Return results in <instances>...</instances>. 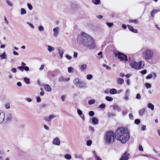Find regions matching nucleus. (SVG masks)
I'll use <instances>...</instances> for the list:
<instances>
[{
    "label": "nucleus",
    "mask_w": 160,
    "mask_h": 160,
    "mask_svg": "<svg viewBox=\"0 0 160 160\" xmlns=\"http://www.w3.org/2000/svg\"><path fill=\"white\" fill-rule=\"evenodd\" d=\"M77 41L80 44H82L85 47L90 49L94 48L95 43L94 39L89 35L84 32L79 35L77 38Z\"/></svg>",
    "instance_id": "obj_1"
},
{
    "label": "nucleus",
    "mask_w": 160,
    "mask_h": 160,
    "mask_svg": "<svg viewBox=\"0 0 160 160\" xmlns=\"http://www.w3.org/2000/svg\"><path fill=\"white\" fill-rule=\"evenodd\" d=\"M114 134L116 138L123 143H125L130 138V132L127 128H119Z\"/></svg>",
    "instance_id": "obj_2"
},
{
    "label": "nucleus",
    "mask_w": 160,
    "mask_h": 160,
    "mask_svg": "<svg viewBox=\"0 0 160 160\" xmlns=\"http://www.w3.org/2000/svg\"><path fill=\"white\" fill-rule=\"evenodd\" d=\"M141 51H142V56L145 60L148 61L152 59L154 54L152 50L146 48L145 49H142Z\"/></svg>",
    "instance_id": "obj_3"
},
{
    "label": "nucleus",
    "mask_w": 160,
    "mask_h": 160,
    "mask_svg": "<svg viewBox=\"0 0 160 160\" xmlns=\"http://www.w3.org/2000/svg\"><path fill=\"white\" fill-rule=\"evenodd\" d=\"M115 134L112 131H109L106 133L104 137V141L107 144H110L114 142Z\"/></svg>",
    "instance_id": "obj_4"
},
{
    "label": "nucleus",
    "mask_w": 160,
    "mask_h": 160,
    "mask_svg": "<svg viewBox=\"0 0 160 160\" xmlns=\"http://www.w3.org/2000/svg\"><path fill=\"white\" fill-rule=\"evenodd\" d=\"M144 62L143 61H141L138 62L133 61L130 62L129 64L132 68L136 69H139L144 66Z\"/></svg>",
    "instance_id": "obj_5"
},
{
    "label": "nucleus",
    "mask_w": 160,
    "mask_h": 160,
    "mask_svg": "<svg viewBox=\"0 0 160 160\" xmlns=\"http://www.w3.org/2000/svg\"><path fill=\"white\" fill-rule=\"evenodd\" d=\"M115 56L118 57L121 61L126 62L128 60L127 56L122 53L118 52L115 53Z\"/></svg>",
    "instance_id": "obj_6"
},
{
    "label": "nucleus",
    "mask_w": 160,
    "mask_h": 160,
    "mask_svg": "<svg viewBox=\"0 0 160 160\" xmlns=\"http://www.w3.org/2000/svg\"><path fill=\"white\" fill-rule=\"evenodd\" d=\"M12 119V114L9 113L6 114L5 121L7 123H8L11 122Z\"/></svg>",
    "instance_id": "obj_7"
},
{
    "label": "nucleus",
    "mask_w": 160,
    "mask_h": 160,
    "mask_svg": "<svg viewBox=\"0 0 160 160\" xmlns=\"http://www.w3.org/2000/svg\"><path fill=\"white\" fill-rule=\"evenodd\" d=\"M129 154L127 152H125L119 160H128L129 159Z\"/></svg>",
    "instance_id": "obj_8"
},
{
    "label": "nucleus",
    "mask_w": 160,
    "mask_h": 160,
    "mask_svg": "<svg viewBox=\"0 0 160 160\" xmlns=\"http://www.w3.org/2000/svg\"><path fill=\"white\" fill-rule=\"evenodd\" d=\"M5 114L3 112L0 110V124L3 122L5 119Z\"/></svg>",
    "instance_id": "obj_9"
},
{
    "label": "nucleus",
    "mask_w": 160,
    "mask_h": 160,
    "mask_svg": "<svg viewBox=\"0 0 160 160\" xmlns=\"http://www.w3.org/2000/svg\"><path fill=\"white\" fill-rule=\"evenodd\" d=\"M52 143L53 144L59 146L60 144V142L58 138L56 137L54 138L53 140Z\"/></svg>",
    "instance_id": "obj_10"
},
{
    "label": "nucleus",
    "mask_w": 160,
    "mask_h": 160,
    "mask_svg": "<svg viewBox=\"0 0 160 160\" xmlns=\"http://www.w3.org/2000/svg\"><path fill=\"white\" fill-rule=\"evenodd\" d=\"M54 32L53 35L55 37H57L59 33V28L58 27L54 28L53 29Z\"/></svg>",
    "instance_id": "obj_11"
},
{
    "label": "nucleus",
    "mask_w": 160,
    "mask_h": 160,
    "mask_svg": "<svg viewBox=\"0 0 160 160\" xmlns=\"http://www.w3.org/2000/svg\"><path fill=\"white\" fill-rule=\"evenodd\" d=\"M56 117V116L53 115H50L48 117H46L45 118V120L47 121H50L51 120L53 119Z\"/></svg>",
    "instance_id": "obj_12"
},
{
    "label": "nucleus",
    "mask_w": 160,
    "mask_h": 160,
    "mask_svg": "<svg viewBox=\"0 0 160 160\" xmlns=\"http://www.w3.org/2000/svg\"><path fill=\"white\" fill-rule=\"evenodd\" d=\"M69 79H70L69 78H65L63 76H61L59 78L58 81L60 82H67L69 81Z\"/></svg>",
    "instance_id": "obj_13"
},
{
    "label": "nucleus",
    "mask_w": 160,
    "mask_h": 160,
    "mask_svg": "<svg viewBox=\"0 0 160 160\" xmlns=\"http://www.w3.org/2000/svg\"><path fill=\"white\" fill-rule=\"evenodd\" d=\"M57 49L60 58H62L63 57V54L64 52L63 50L61 47L58 48Z\"/></svg>",
    "instance_id": "obj_14"
},
{
    "label": "nucleus",
    "mask_w": 160,
    "mask_h": 160,
    "mask_svg": "<svg viewBox=\"0 0 160 160\" xmlns=\"http://www.w3.org/2000/svg\"><path fill=\"white\" fill-rule=\"evenodd\" d=\"M128 27L129 30L131 32L135 33H137L138 32V30L136 29H134L133 27L130 25H128Z\"/></svg>",
    "instance_id": "obj_15"
},
{
    "label": "nucleus",
    "mask_w": 160,
    "mask_h": 160,
    "mask_svg": "<svg viewBox=\"0 0 160 160\" xmlns=\"http://www.w3.org/2000/svg\"><path fill=\"white\" fill-rule=\"evenodd\" d=\"M44 87L45 90L48 92H50L52 90L51 87L49 85L45 84L44 86Z\"/></svg>",
    "instance_id": "obj_16"
},
{
    "label": "nucleus",
    "mask_w": 160,
    "mask_h": 160,
    "mask_svg": "<svg viewBox=\"0 0 160 160\" xmlns=\"http://www.w3.org/2000/svg\"><path fill=\"white\" fill-rule=\"evenodd\" d=\"M98 119L96 117H93L92 118V123L94 124H98Z\"/></svg>",
    "instance_id": "obj_17"
},
{
    "label": "nucleus",
    "mask_w": 160,
    "mask_h": 160,
    "mask_svg": "<svg viewBox=\"0 0 160 160\" xmlns=\"http://www.w3.org/2000/svg\"><path fill=\"white\" fill-rule=\"evenodd\" d=\"M86 85L84 83L80 82L79 84L77 85V87L80 88H82L86 87Z\"/></svg>",
    "instance_id": "obj_18"
},
{
    "label": "nucleus",
    "mask_w": 160,
    "mask_h": 160,
    "mask_svg": "<svg viewBox=\"0 0 160 160\" xmlns=\"http://www.w3.org/2000/svg\"><path fill=\"white\" fill-rule=\"evenodd\" d=\"M160 10L157 9H153L151 12V16L152 18H154V15Z\"/></svg>",
    "instance_id": "obj_19"
},
{
    "label": "nucleus",
    "mask_w": 160,
    "mask_h": 160,
    "mask_svg": "<svg viewBox=\"0 0 160 160\" xmlns=\"http://www.w3.org/2000/svg\"><path fill=\"white\" fill-rule=\"evenodd\" d=\"M146 111V109L143 108L139 110V114L140 116H142Z\"/></svg>",
    "instance_id": "obj_20"
},
{
    "label": "nucleus",
    "mask_w": 160,
    "mask_h": 160,
    "mask_svg": "<svg viewBox=\"0 0 160 160\" xmlns=\"http://www.w3.org/2000/svg\"><path fill=\"white\" fill-rule=\"evenodd\" d=\"M47 48H48V51L49 52H52L53 51H54L55 50V48H54L50 46V45H48L47 46Z\"/></svg>",
    "instance_id": "obj_21"
},
{
    "label": "nucleus",
    "mask_w": 160,
    "mask_h": 160,
    "mask_svg": "<svg viewBox=\"0 0 160 160\" xmlns=\"http://www.w3.org/2000/svg\"><path fill=\"white\" fill-rule=\"evenodd\" d=\"M113 109L114 110H117L118 112H120L121 111V108L117 105H115L113 107Z\"/></svg>",
    "instance_id": "obj_22"
},
{
    "label": "nucleus",
    "mask_w": 160,
    "mask_h": 160,
    "mask_svg": "<svg viewBox=\"0 0 160 160\" xmlns=\"http://www.w3.org/2000/svg\"><path fill=\"white\" fill-rule=\"evenodd\" d=\"M148 107L151 109L152 110H153L154 109V106L151 103H149L148 105Z\"/></svg>",
    "instance_id": "obj_23"
},
{
    "label": "nucleus",
    "mask_w": 160,
    "mask_h": 160,
    "mask_svg": "<svg viewBox=\"0 0 160 160\" xmlns=\"http://www.w3.org/2000/svg\"><path fill=\"white\" fill-rule=\"evenodd\" d=\"M87 65L85 64L82 65L80 67V70L82 71H84L86 68Z\"/></svg>",
    "instance_id": "obj_24"
},
{
    "label": "nucleus",
    "mask_w": 160,
    "mask_h": 160,
    "mask_svg": "<svg viewBox=\"0 0 160 160\" xmlns=\"http://www.w3.org/2000/svg\"><path fill=\"white\" fill-rule=\"evenodd\" d=\"M80 82L79 79L77 78H75L73 81V83L76 86Z\"/></svg>",
    "instance_id": "obj_25"
},
{
    "label": "nucleus",
    "mask_w": 160,
    "mask_h": 160,
    "mask_svg": "<svg viewBox=\"0 0 160 160\" xmlns=\"http://www.w3.org/2000/svg\"><path fill=\"white\" fill-rule=\"evenodd\" d=\"M117 83L118 84H122L124 82V80L123 79L120 78H118L117 80Z\"/></svg>",
    "instance_id": "obj_26"
},
{
    "label": "nucleus",
    "mask_w": 160,
    "mask_h": 160,
    "mask_svg": "<svg viewBox=\"0 0 160 160\" xmlns=\"http://www.w3.org/2000/svg\"><path fill=\"white\" fill-rule=\"evenodd\" d=\"M23 79L24 81L27 84H29L30 83V79L28 78L27 77H25Z\"/></svg>",
    "instance_id": "obj_27"
},
{
    "label": "nucleus",
    "mask_w": 160,
    "mask_h": 160,
    "mask_svg": "<svg viewBox=\"0 0 160 160\" xmlns=\"http://www.w3.org/2000/svg\"><path fill=\"white\" fill-rule=\"evenodd\" d=\"M109 92L111 94H114L116 93L117 90L114 88L110 90Z\"/></svg>",
    "instance_id": "obj_28"
},
{
    "label": "nucleus",
    "mask_w": 160,
    "mask_h": 160,
    "mask_svg": "<svg viewBox=\"0 0 160 160\" xmlns=\"http://www.w3.org/2000/svg\"><path fill=\"white\" fill-rule=\"evenodd\" d=\"M71 7L72 8L74 9H77L78 8V6L77 4L74 3H72L71 4Z\"/></svg>",
    "instance_id": "obj_29"
},
{
    "label": "nucleus",
    "mask_w": 160,
    "mask_h": 160,
    "mask_svg": "<svg viewBox=\"0 0 160 160\" xmlns=\"http://www.w3.org/2000/svg\"><path fill=\"white\" fill-rule=\"evenodd\" d=\"M129 22L130 23H133L136 24H137L138 22V21L137 19L135 20H131L130 19L129 20Z\"/></svg>",
    "instance_id": "obj_30"
},
{
    "label": "nucleus",
    "mask_w": 160,
    "mask_h": 160,
    "mask_svg": "<svg viewBox=\"0 0 160 160\" xmlns=\"http://www.w3.org/2000/svg\"><path fill=\"white\" fill-rule=\"evenodd\" d=\"M64 158L70 160L71 158V156L70 154H67L64 155Z\"/></svg>",
    "instance_id": "obj_31"
},
{
    "label": "nucleus",
    "mask_w": 160,
    "mask_h": 160,
    "mask_svg": "<svg viewBox=\"0 0 160 160\" xmlns=\"http://www.w3.org/2000/svg\"><path fill=\"white\" fill-rule=\"evenodd\" d=\"M26 10L23 8H22L21 9V13L20 14L21 15H23L24 14H26Z\"/></svg>",
    "instance_id": "obj_32"
},
{
    "label": "nucleus",
    "mask_w": 160,
    "mask_h": 160,
    "mask_svg": "<svg viewBox=\"0 0 160 160\" xmlns=\"http://www.w3.org/2000/svg\"><path fill=\"white\" fill-rule=\"evenodd\" d=\"M92 2L95 5H98L100 2V0H92Z\"/></svg>",
    "instance_id": "obj_33"
},
{
    "label": "nucleus",
    "mask_w": 160,
    "mask_h": 160,
    "mask_svg": "<svg viewBox=\"0 0 160 160\" xmlns=\"http://www.w3.org/2000/svg\"><path fill=\"white\" fill-rule=\"evenodd\" d=\"M95 102V100L94 99L88 101V103L89 105H92L94 104Z\"/></svg>",
    "instance_id": "obj_34"
},
{
    "label": "nucleus",
    "mask_w": 160,
    "mask_h": 160,
    "mask_svg": "<svg viewBox=\"0 0 160 160\" xmlns=\"http://www.w3.org/2000/svg\"><path fill=\"white\" fill-rule=\"evenodd\" d=\"M105 99L108 101H112L113 100V98L109 96H106Z\"/></svg>",
    "instance_id": "obj_35"
},
{
    "label": "nucleus",
    "mask_w": 160,
    "mask_h": 160,
    "mask_svg": "<svg viewBox=\"0 0 160 160\" xmlns=\"http://www.w3.org/2000/svg\"><path fill=\"white\" fill-rule=\"evenodd\" d=\"M145 86L146 88L148 89L151 87V85L150 84L148 83H146L145 84Z\"/></svg>",
    "instance_id": "obj_36"
},
{
    "label": "nucleus",
    "mask_w": 160,
    "mask_h": 160,
    "mask_svg": "<svg viewBox=\"0 0 160 160\" xmlns=\"http://www.w3.org/2000/svg\"><path fill=\"white\" fill-rule=\"evenodd\" d=\"M140 120L139 119H136L134 121V123L137 125L139 124L140 123Z\"/></svg>",
    "instance_id": "obj_37"
},
{
    "label": "nucleus",
    "mask_w": 160,
    "mask_h": 160,
    "mask_svg": "<svg viewBox=\"0 0 160 160\" xmlns=\"http://www.w3.org/2000/svg\"><path fill=\"white\" fill-rule=\"evenodd\" d=\"M0 57L2 59H6V56L5 55V52H4L3 54H1L0 55Z\"/></svg>",
    "instance_id": "obj_38"
},
{
    "label": "nucleus",
    "mask_w": 160,
    "mask_h": 160,
    "mask_svg": "<svg viewBox=\"0 0 160 160\" xmlns=\"http://www.w3.org/2000/svg\"><path fill=\"white\" fill-rule=\"evenodd\" d=\"M102 66L103 67H106V69L108 70H110L111 69V68L110 67H109V66H107V65H106V64H103L102 65Z\"/></svg>",
    "instance_id": "obj_39"
},
{
    "label": "nucleus",
    "mask_w": 160,
    "mask_h": 160,
    "mask_svg": "<svg viewBox=\"0 0 160 160\" xmlns=\"http://www.w3.org/2000/svg\"><path fill=\"white\" fill-rule=\"evenodd\" d=\"M92 143V141L91 140H88L86 142V145L88 146H90Z\"/></svg>",
    "instance_id": "obj_40"
},
{
    "label": "nucleus",
    "mask_w": 160,
    "mask_h": 160,
    "mask_svg": "<svg viewBox=\"0 0 160 160\" xmlns=\"http://www.w3.org/2000/svg\"><path fill=\"white\" fill-rule=\"evenodd\" d=\"M152 77V74H148L146 77V79H151Z\"/></svg>",
    "instance_id": "obj_41"
},
{
    "label": "nucleus",
    "mask_w": 160,
    "mask_h": 160,
    "mask_svg": "<svg viewBox=\"0 0 160 160\" xmlns=\"http://www.w3.org/2000/svg\"><path fill=\"white\" fill-rule=\"evenodd\" d=\"M75 157L76 158H80L82 157V156L80 154H76L75 155Z\"/></svg>",
    "instance_id": "obj_42"
},
{
    "label": "nucleus",
    "mask_w": 160,
    "mask_h": 160,
    "mask_svg": "<svg viewBox=\"0 0 160 160\" xmlns=\"http://www.w3.org/2000/svg\"><path fill=\"white\" fill-rule=\"evenodd\" d=\"M73 70V68L72 67H69L68 68V71L69 73L72 72V70Z\"/></svg>",
    "instance_id": "obj_43"
},
{
    "label": "nucleus",
    "mask_w": 160,
    "mask_h": 160,
    "mask_svg": "<svg viewBox=\"0 0 160 160\" xmlns=\"http://www.w3.org/2000/svg\"><path fill=\"white\" fill-rule=\"evenodd\" d=\"M106 24L109 27H111L113 25V23H110L107 22L106 23Z\"/></svg>",
    "instance_id": "obj_44"
},
{
    "label": "nucleus",
    "mask_w": 160,
    "mask_h": 160,
    "mask_svg": "<svg viewBox=\"0 0 160 160\" xmlns=\"http://www.w3.org/2000/svg\"><path fill=\"white\" fill-rule=\"evenodd\" d=\"M92 78V76L91 74H88L87 76V78L88 80H90Z\"/></svg>",
    "instance_id": "obj_45"
},
{
    "label": "nucleus",
    "mask_w": 160,
    "mask_h": 160,
    "mask_svg": "<svg viewBox=\"0 0 160 160\" xmlns=\"http://www.w3.org/2000/svg\"><path fill=\"white\" fill-rule=\"evenodd\" d=\"M116 116V114L112 112H109L108 113V116L109 117H113Z\"/></svg>",
    "instance_id": "obj_46"
},
{
    "label": "nucleus",
    "mask_w": 160,
    "mask_h": 160,
    "mask_svg": "<svg viewBox=\"0 0 160 160\" xmlns=\"http://www.w3.org/2000/svg\"><path fill=\"white\" fill-rule=\"evenodd\" d=\"M94 113L93 111H90L89 112V115L91 117H92L94 115Z\"/></svg>",
    "instance_id": "obj_47"
},
{
    "label": "nucleus",
    "mask_w": 160,
    "mask_h": 160,
    "mask_svg": "<svg viewBox=\"0 0 160 160\" xmlns=\"http://www.w3.org/2000/svg\"><path fill=\"white\" fill-rule=\"evenodd\" d=\"M5 107L6 109H9L10 108V104L9 103H7L5 104Z\"/></svg>",
    "instance_id": "obj_48"
},
{
    "label": "nucleus",
    "mask_w": 160,
    "mask_h": 160,
    "mask_svg": "<svg viewBox=\"0 0 160 160\" xmlns=\"http://www.w3.org/2000/svg\"><path fill=\"white\" fill-rule=\"evenodd\" d=\"M6 3L7 4L10 6L12 7V4L11 2H10L8 0H6Z\"/></svg>",
    "instance_id": "obj_49"
},
{
    "label": "nucleus",
    "mask_w": 160,
    "mask_h": 160,
    "mask_svg": "<svg viewBox=\"0 0 160 160\" xmlns=\"http://www.w3.org/2000/svg\"><path fill=\"white\" fill-rule=\"evenodd\" d=\"M65 57L67 59H68L69 60H70L72 58V57L70 56L68 54H67L66 55Z\"/></svg>",
    "instance_id": "obj_50"
},
{
    "label": "nucleus",
    "mask_w": 160,
    "mask_h": 160,
    "mask_svg": "<svg viewBox=\"0 0 160 160\" xmlns=\"http://www.w3.org/2000/svg\"><path fill=\"white\" fill-rule=\"evenodd\" d=\"M99 107L100 108H105V107H106V105H105V104L102 103V104H101V105H99Z\"/></svg>",
    "instance_id": "obj_51"
},
{
    "label": "nucleus",
    "mask_w": 160,
    "mask_h": 160,
    "mask_svg": "<svg viewBox=\"0 0 160 160\" xmlns=\"http://www.w3.org/2000/svg\"><path fill=\"white\" fill-rule=\"evenodd\" d=\"M27 6L29 8V9L30 10H31L32 9V5L29 3L27 4Z\"/></svg>",
    "instance_id": "obj_52"
},
{
    "label": "nucleus",
    "mask_w": 160,
    "mask_h": 160,
    "mask_svg": "<svg viewBox=\"0 0 160 160\" xmlns=\"http://www.w3.org/2000/svg\"><path fill=\"white\" fill-rule=\"evenodd\" d=\"M152 78H153V79L154 80L155 79L157 76L155 72H152Z\"/></svg>",
    "instance_id": "obj_53"
},
{
    "label": "nucleus",
    "mask_w": 160,
    "mask_h": 160,
    "mask_svg": "<svg viewBox=\"0 0 160 160\" xmlns=\"http://www.w3.org/2000/svg\"><path fill=\"white\" fill-rule=\"evenodd\" d=\"M38 29V30L40 31H42L44 30L43 27L41 26H39Z\"/></svg>",
    "instance_id": "obj_54"
},
{
    "label": "nucleus",
    "mask_w": 160,
    "mask_h": 160,
    "mask_svg": "<svg viewBox=\"0 0 160 160\" xmlns=\"http://www.w3.org/2000/svg\"><path fill=\"white\" fill-rule=\"evenodd\" d=\"M17 69L20 70L21 72L23 71V66L18 67Z\"/></svg>",
    "instance_id": "obj_55"
},
{
    "label": "nucleus",
    "mask_w": 160,
    "mask_h": 160,
    "mask_svg": "<svg viewBox=\"0 0 160 160\" xmlns=\"http://www.w3.org/2000/svg\"><path fill=\"white\" fill-rule=\"evenodd\" d=\"M77 112L78 114L80 116L82 115V111L79 109L77 110Z\"/></svg>",
    "instance_id": "obj_56"
},
{
    "label": "nucleus",
    "mask_w": 160,
    "mask_h": 160,
    "mask_svg": "<svg viewBox=\"0 0 160 160\" xmlns=\"http://www.w3.org/2000/svg\"><path fill=\"white\" fill-rule=\"evenodd\" d=\"M29 68L28 66H23V70H24L26 71H28L29 70Z\"/></svg>",
    "instance_id": "obj_57"
},
{
    "label": "nucleus",
    "mask_w": 160,
    "mask_h": 160,
    "mask_svg": "<svg viewBox=\"0 0 160 160\" xmlns=\"http://www.w3.org/2000/svg\"><path fill=\"white\" fill-rule=\"evenodd\" d=\"M27 24L29 25L32 28H34V26L32 24H31V23H30L28 22H27Z\"/></svg>",
    "instance_id": "obj_58"
},
{
    "label": "nucleus",
    "mask_w": 160,
    "mask_h": 160,
    "mask_svg": "<svg viewBox=\"0 0 160 160\" xmlns=\"http://www.w3.org/2000/svg\"><path fill=\"white\" fill-rule=\"evenodd\" d=\"M78 53L77 52H74L73 57L76 58L78 57Z\"/></svg>",
    "instance_id": "obj_59"
},
{
    "label": "nucleus",
    "mask_w": 160,
    "mask_h": 160,
    "mask_svg": "<svg viewBox=\"0 0 160 160\" xmlns=\"http://www.w3.org/2000/svg\"><path fill=\"white\" fill-rule=\"evenodd\" d=\"M147 71L146 69L143 70L141 72V73L142 74H146L147 73Z\"/></svg>",
    "instance_id": "obj_60"
},
{
    "label": "nucleus",
    "mask_w": 160,
    "mask_h": 160,
    "mask_svg": "<svg viewBox=\"0 0 160 160\" xmlns=\"http://www.w3.org/2000/svg\"><path fill=\"white\" fill-rule=\"evenodd\" d=\"M142 156H144V157H147L148 158H152V156L150 155L145 154V155H142Z\"/></svg>",
    "instance_id": "obj_61"
},
{
    "label": "nucleus",
    "mask_w": 160,
    "mask_h": 160,
    "mask_svg": "<svg viewBox=\"0 0 160 160\" xmlns=\"http://www.w3.org/2000/svg\"><path fill=\"white\" fill-rule=\"evenodd\" d=\"M138 149L139 151H143V149L142 146L141 145H139L138 147Z\"/></svg>",
    "instance_id": "obj_62"
},
{
    "label": "nucleus",
    "mask_w": 160,
    "mask_h": 160,
    "mask_svg": "<svg viewBox=\"0 0 160 160\" xmlns=\"http://www.w3.org/2000/svg\"><path fill=\"white\" fill-rule=\"evenodd\" d=\"M95 158L96 160H102L100 157L98 156L97 155H95Z\"/></svg>",
    "instance_id": "obj_63"
},
{
    "label": "nucleus",
    "mask_w": 160,
    "mask_h": 160,
    "mask_svg": "<svg viewBox=\"0 0 160 160\" xmlns=\"http://www.w3.org/2000/svg\"><path fill=\"white\" fill-rule=\"evenodd\" d=\"M37 102H40L41 101V99L39 97H36Z\"/></svg>",
    "instance_id": "obj_64"
}]
</instances>
